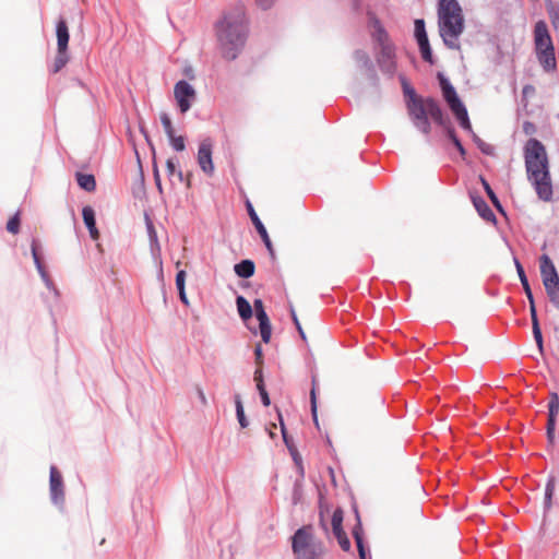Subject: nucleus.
Here are the masks:
<instances>
[{"instance_id":"f257e3e1","label":"nucleus","mask_w":559,"mask_h":559,"mask_svg":"<svg viewBox=\"0 0 559 559\" xmlns=\"http://www.w3.org/2000/svg\"><path fill=\"white\" fill-rule=\"evenodd\" d=\"M525 167L527 178L543 201H550L552 187L548 171V158L543 143L536 139H530L524 146Z\"/></svg>"},{"instance_id":"f03ea898","label":"nucleus","mask_w":559,"mask_h":559,"mask_svg":"<svg viewBox=\"0 0 559 559\" xmlns=\"http://www.w3.org/2000/svg\"><path fill=\"white\" fill-rule=\"evenodd\" d=\"M217 39L223 57L227 60L237 58L246 38V14L239 5L228 11L216 26Z\"/></svg>"},{"instance_id":"7ed1b4c3","label":"nucleus","mask_w":559,"mask_h":559,"mask_svg":"<svg viewBox=\"0 0 559 559\" xmlns=\"http://www.w3.org/2000/svg\"><path fill=\"white\" fill-rule=\"evenodd\" d=\"M438 24L444 44L450 48H457L456 40L463 33L464 17L456 0H439Z\"/></svg>"},{"instance_id":"20e7f679","label":"nucleus","mask_w":559,"mask_h":559,"mask_svg":"<svg viewBox=\"0 0 559 559\" xmlns=\"http://www.w3.org/2000/svg\"><path fill=\"white\" fill-rule=\"evenodd\" d=\"M407 111L414 126L425 134H429L431 126L429 117L438 123H442V110L433 98L418 97L411 91L407 100Z\"/></svg>"},{"instance_id":"39448f33","label":"nucleus","mask_w":559,"mask_h":559,"mask_svg":"<svg viewBox=\"0 0 559 559\" xmlns=\"http://www.w3.org/2000/svg\"><path fill=\"white\" fill-rule=\"evenodd\" d=\"M292 548L296 559H321L324 555L323 544L314 538L311 525L296 531Z\"/></svg>"},{"instance_id":"423d86ee","label":"nucleus","mask_w":559,"mask_h":559,"mask_svg":"<svg viewBox=\"0 0 559 559\" xmlns=\"http://www.w3.org/2000/svg\"><path fill=\"white\" fill-rule=\"evenodd\" d=\"M370 23L373 28L372 37L380 49L377 55V62L383 72L393 75L396 70L394 46L378 19L371 17Z\"/></svg>"},{"instance_id":"0eeeda50","label":"nucleus","mask_w":559,"mask_h":559,"mask_svg":"<svg viewBox=\"0 0 559 559\" xmlns=\"http://www.w3.org/2000/svg\"><path fill=\"white\" fill-rule=\"evenodd\" d=\"M534 43L539 63L545 71H554L557 67L555 48L545 21H538L534 27Z\"/></svg>"},{"instance_id":"6e6552de","label":"nucleus","mask_w":559,"mask_h":559,"mask_svg":"<svg viewBox=\"0 0 559 559\" xmlns=\"http://www.w3.org/2000/svg\"><path fill=\"white\" fill-rule=\"evenodd\" d=\"M439 80H440V86L442 90L443 97H444L445 102L448 103L450 109L456 117L460 126L464 130L472 132V124L468 119L467 110H466L465 106L462 104L461 99L459 98L454 87L441 74H439Z\"/></svg>"},{"instance_id":"1a4fd4ad","label":"nucleus","mask_w":559,"mask_h":559,"mask_svg":"<svg viewBox=\"0 0 559 559\" xmlns=\"http://www.w3.org/2000/svg\"><path fill=\"white\" fill-rule=\"evenodd\" d=\"M515 264H516V271H518L521 284L523 286V289H524L525 295L530 302V314H531V320H532V330H533L534 340L536 342L539 353L543 354L544 342H543L542 330L539 326V321L537 318V311H536L534 296H533V293H532V289H531L530 283L527 281V277L525 275L523 266L518 261L515 262Z\"/></svg>"},{"instance_id":"9d476101","label":"nucleus","mask_w":559,"mask_h":559,"mask_svg":"<svg viewBox=\"0 0 559 559\" xmlns=\"http://www.w3.org/2000/svg\"><path fill=\"white\" fill-rule=\"evenodd\" d=\"M174 96L182 114L187 112L197 98V92L187 81H179L175 84Z\"/></svg>"},{"instance_id":"9b49d317","label":"nucleus","mask_w":559,"mask_h":559,"mask_svg":"<svg viewBox=\"0 0 559 559\" xmlns=\"http://www.w3.org/2000/svg\"><path fill=\"white\" fill-rule=\"evenodd\" d=\"M415 37L417 39L423 59L429 63H432V53L425 28V21L421 19L415 20Z\"/></svg>"},{"instance_id":"f8f14e48","label":"nucleus","mask_w":559,"mask_h":559,"mask_svg":"<svg viewBox=\"0 0 559 559\" xmlns=\"http://www.w3.org/2000/svg\"><path fill=\"white\" fill-rule=\"evenodd\" d=\"M212 141L210 139H205L200 143L198 151V163L201 169L206 174L212 176L214 173V164L212 160Z\"/></svg>"},{"instance_id":"ddd939ff","label":"nucleus","mask_w":559,"mask_h":559,"mask_svg":"<svg viewBox=\"0 0 559 559\" xmlns=\"http://www.w3.org/2000/svg\"><path fill=\"white\" fill-rule=\"evenodd\" d=\"M49 486L52 501L57 504L62 503L64 501L63 480L56 466L50 467Z\"/></svg>"},{"instance_id":"4468645a","label":"nucleus","mask_w":559,"mask_h":559,"mask_svg":"<svg viewBox=\"0 0 559 559\" xmlns=\"http://www.w3.org/2000/svg\"><path fill=\"white\" fill-rule=\"evenodd\" d=\"M247 210H248V214L257 229V231L259 233V235L261 236L269 253L274 257V248H273V245L271 242V239L269 237V234L264 227V225L262 224V222L260 221L258 214L255 213L252 204L248 201L247 202Z\"/></svg>"},{"instance_id":"2eb2a0df","label":"nucleus","mask_w":559,"mask_h":559,"mask_svg":"<svg viewBox=\"0 0 559 559\" xmlns=\"http://www.w3.org/2000/svg\"><path fill=\"white\" fill-rule=\"evenodd\" d=\"M540 274L544 284H546V282L548 283L549 278H551V281L559 278L554 263L546 254L540 258Z\"/></svg>"},{"instance_id":"dca6fc26","label":"nucleus","mask_w":559,"mask_h":559,"mask_svg":"<svg viewBox=\"0 0 559 559\" xmlns=\"http://www.w3.org/2000/svg\"><path fill=\"white\" fill-rule=\"evenodd\" d=\"M83 221L86 225L92 239L97 240L99 237L98 229L95 222V212L91 206H84L82 210Z\"/></svg>"},{"instance_id":"f3484780","label":"nucleus","mask_w":559,"mask_h":559,"mask_svg":"<svg viewBox=\"0 0 559 559\" xmlns=\"http://www.w3.org/2000/svg\"><path fill=\"white\" fill-rule=\"evenodd\" d=\"M69 44V29L67 22L64 20H60L57 24V46L58 50H68Z\"/></svg>"},{"instance_id":"a211bd4d","label":"nucleus","mask_w":559,"mask_h":559,"mask_svg":"<svg viewBox=\"0 0 559 559\" xmlns=\"http://www.w3.org/2000/svg\"><path fill=\"white\" fill-rule=\"evenodd\" d=\"M235 273L242 278H249L254 274V263L251 260H242L234 267Z\"/></svg>"},{"instance_id":"6ab92c4d","label":"nucleus","mask_w":559,"mask_h":559,"mask_svg":"<svg viewBox=\"0 0 559 559\" xmlns=\"http://www.w3.org/2000/svg\"><path fill=\"white\" fill-rule=\"evenodd\" d=\"M547 295L552 302V305L559 309V278L551 281L548 280V283L544 284Z\"/></svg>"},{"instance_id":"aec40b11","label":"nucleus","mask_w":559,"mask_h":559,"mask_svg":"<svg viewBox=\"0 0 559 559\" xmlns=\"http://www.w3.org/2000/svg\"><path fill=\"white\" fill-rule=\"evenodd\" d=\"M474 205H475L477 212L479 213V215L484 219H486L488 222H492L496 219L493 212L491 211V209L488 206V204L481 198L474 199Z\"/></svg>"},{"instance_id":"412c9836","label":"nucleus","mask_w":559,"mask_h":559,"mask_svg":"<svg viewBox=\"0 0 559 559\" xmlns=\"http://www.w3.org/2000/svg\"><path fill=\"white\" fill-rule=\"evenodd\" d=\"M76 181H78V185L85 191L92 192L96 188V181H95V177L93 175L78 173Z\"/></svg>"},{"instance_id":"4be33fe9","label":"nucleus","mask_w":559,"mask_h":559,"mask_svg":"<svg viewBox=\"0 0 559 559\" xmlns=\"http://www.w3.org/2000/svg\"><path fill=\"white\" fill-rule=\"evenodd\" d=\"M236 304L241 319L248 320L252 317V307L245 297L238 296Z\"/></svg>"},{"instance_id":"5701e85b","label":"nucleus","mask_w":559,"mask_h":559,"mask_svg":"<svg viewBox=\"0 0 559 559\" xmlns=\"http://www.w3.org/2000/svg\"><path fill=\"white\" fill-rule=\"evenodd\" d=\"M331 524H332V531H333L334 536L345 533L343 530V526H342V524H343L342 509L338 508V509L334 510Z\"/></svg>"},{"instance_id":"b1692460","label":"nucleus","mask_w":559,"mask_h":559,"mask_svg":"<svg viewBox=\"0 0 559 559\" xmlns=\"http://www.w3.org/2000/svg\"><path fill=\"white\" fill-rule=\"evenodd\" d=\"M69 60V57H68V53H67V50H58L57 52V56L53 60V64H52V73H57L59 72L68 62Z\"/></svg>"},{"instance_id":"393cba45","label":"nucleus","mask_w":559,"mask_h":559,"mask_svg":"<svg viewBox=\"0 0 559 559\" xmlns=\"http://www.w3.org/2000/svg\"><path fill=\"white\" fill-rule=\"evenodd\" d=\"M549 414L548 419H552V421H556V416L559 413V396L557 393H552L550 396V401L548 404Z\"/></svg>"},{"instance_id":"a878e982","label":"nucleus","mask_w":559,"mask_h":559,"mask_svg":"<svg viewBox=\"0 0 559 559\" xmlns=\"http://www.w3.org/2000/svg\"><path fill=\"white\" fill-rule=\"evenodd\" d=\"M556 480L555 477H550L546 484L545 490V508L549 509L551 507L552 495L555 491Z\"/></svg>"},{"instance_id":"bb28decb","label":"nucleus","mask_w":559,"mask_h":559,"mask_svg":"<svg viewBox=\"0 0 559 559\" xmlns=\"http://www.w3.org/2000/svg\"><path fill=\"white\" fill-rule=\"evenodd\" d=\"M235 404H236V414H237L239 425L241 426V428H246L248 426V420L246 418L242 402H241L239 395L236 396Z\"/></svg>"},{"instance_id":"cd10ccee","label":"nucleus","mask_w":559,"mask_h":559,"mask_svg":"<svg viewBox=\"0 0 559 559\" xmlns=\"http://www.w3.org/2000/svg\"><path fill=\"white\" fill-rule=\"evenodd\" d=\"M167 174L169 177H177L178 181L181 182L183 179L182 171L177 168L176 162L173 158H168L166 162Z\"/></svg>"},{"instance_id":"c85d7f7f","label":"nucleus","mask_w":559,"mask_h":559,"mask_svg":"<svg viewBox=\"0 0 559 559\" xmlns=\"http://www.w3.org/2000/svg\"><path fill=\"white\" fill-rule=\"evenodd\" d=\"M316 392H317V380H316V378H312V388L310 391L311 413H312L313 421L318 426Z\"/></svg>"},{"instance_id":"c756f323","label":"nucleus","mask_w":559,"mask_h":559,"mask_svg":"<svg viewBox=\"0 0 559 559\" xmlns=\"http://www.w3.org/2000/svg\"><path fill=\"white\" fill-rule=\"evenodd\" d=\"M261 338L264 343H269L272 335V326L270 320L259 323Z\"/></svg>"},{"instance_id":"7c9ffc66","label":"nucleus","mask_w":559,"mask_h":559,"mask_svg":"<svg viewBox=\"0 0 559 559\" xmlns=\"http://www.w3.org/2000/svg\"><path fill=\"white\" fill-rule=\"evenodd\" d=\"M481 180V183H483V187L488 195V198L491 200V202L493 203V205L498 209V210H501V205H500V202L496 195V193L493 192V190L491 189L490 185L481 177L480 178Z\"/></svg>"},{"instance_id":"2f4dec72","label":"nucleus","mask_w":559,"mask_h":559,"mask_svg":"<svg viewBox=\"0 0 559 559\" xmlns=\"http://www.w3.org/2000/svg\"><path fill=\"white\" fill-rule=\"evenodd\" d=\"M160 122L163 124L164 131L168 138H171L175 133V129L173 127V122L167 114L160 115Z\"/></svg>"},{"instance_id":"473e14b6","label":"nucleus","mask_w":559,"mask_h":559,"mask_svg":"<svg viewBox=\"0 0 559 559\" xmlns=\"http://www.w3.org/2000/svg\"><path fill=\"white\" fill-rule=\"evenodd\" d=\"M20 215L16 213L7 223V230L13 235H16L20 231Z\"/></svg>"},{"instance_id":"72a5a7b5","label":"nucleus","mask_w":559,"mask_h":559,"mask_svg":"<svg viewBox=\"0 0 559 559\" xmlns=\"http://www.w3.org/2000/svg\"><path fill=\"white\" fill-rule=\"evenodd\" d=\"M169 141H170V144L171 146L178 151V152H182L185 148H186V144H185V138L182 135H176L175 133L173 134L171 138H168Z\"/></svg>"},{"instance_id":"f704fd0d","label":"nucleus","mask_w":559,"mask_h":559,"mask_svg":"<svg viewBox=\"0 0 559 559\" xmlns=\"http://www.w3.org/2000/svg\"><path fill=\"white\" fill-rule=\"evenodd\" d=\"M290 455H292L294 463L296 464V466L298 468L299 474L304 475L302 459H301V455L298 452V450L296 448H290Z\"/></svg>"},{"instance_id":"c9c22d12","label":"nucleus","mask_w":559,"mask_h":559,"mask_svg":"<svg viewBox=\"0 0 559 559\" xmlns=\"http://www.w3.org/2000/svg\"><path fill=\"white\" fill-rule=\"evenodd\" d=\"M448 135H449L450 140L452 141V143L455 145V147L459 150L460 154L462 156H465V154H466L465 148L463 147L460 139L456 136L453 129L448 130Z\"/></svg>"},{"instance_id":"e433bc0d","label":"nucleus","mask_w":559,"mask_h":559,"mask_svg":"<svg viewBox=\"0 0 559 559\" xmlns=\"http://www.w3.org/2000/svg\"><path fill=\"white\" fill-rule=\"evenodd\" d=\"M335 538L344 551H348L350 549V540L348 539L346 533L338 534L335 536Z\"/></svg>"},{"instance_id":"4c0bfd02","label":"nucleus","mask_w":559,"mask_h":559,"mask_svg":"<svg viewBox=\"0 0 559 559\" xmlns=\"http://www.w3.org/2000/svg\"><path fill=\"white\" fill-rule=\"evenodd\" d=\"M290 316H292V319H293V321H294V323H295V325H296V328H297L301 338L304 341H306V335H305L304 330H302V328L300 325V322H299V320L297 318L296 311H295V309L293 307L290 308Z\"/></svg>"},{"instance_id":"58836bf2","label":"nucleus","mask_w":559,"mask_h":559,"mask_svg":"<svg viewBox=\"0 0 559 559\" xmlns=\"http://www.w3.org/2000/svg\"><path fill=\"white\" fill-rule=\"evenodd\" d=\"M186 281V272L183 270L179 271L176 275V286L178 290H182L185 288Z\"/></svg>"},{"instance_id":"ea45409f","label":"nucleus","mask_w":559,"mask_h":559,"mask_svg":"<svg viewBox=\"0 0 559 559\" xmlns=\"http://www.w3.org/2000/svg\"><path fill=\"white\" fill-rule=\"evenodd\" d=\"M555 426H556V421H552V419H548V423H547V438H548L550 443H552L554 439H555Z\"/></svg>"},{"instance_id":"a19ab883","label":"nucleus","mask_w":559,"mask_h":559,"mask_svg":"<svg viewBox=\"0 0 559 559\" xmlns=\"http://www.w3.org/2000/svg\"><path fill=\"white\" fill-rule=\"evenodd\" d=\"M280 423H281V428H282V435H283L284 442H285L286 447L288 448V450L290 451V448H295V445L289 441V439L287 437V432H286L285 426H284V423H283L281 417H280Z\"/></svg>"},{"instance_id":"79ce46f5","label":"nucleus","mask_w":559,"mask_h":559,"mask_svg":"<svg viewBox=\"0 0 559 559\" xmlns=\"http://www.w3.org/2000/svg\"><path fill=\"white\" fill-rule=\"evenodd\" d=\"M280 423H281V428H282V435H283L284 442H285L286 447L288 448V450L290 451V448H295V445L289 441V439L287 437V432H286L285 426H284V423H283L281 417H280Z\"/></svg>"},{"instance_id":"37998d69","label":"nucleus","mask_w":559,"mask_h":559,"mask_svg":"<svg viewBox=\"0 0 559 559\" xmlns=\"http://www.w3.org/2000/svg\"><path fill=\"white\" fill-rule=\"evenodd\" d=\"M280 423H281V428H282V435H283L284 442H285L286 447L288 448V450L290 451V448H295V445L289 441V439L287 437V432H286L285 426H284V423H283L281 417H280Z\"/></svg>"},{"instance_id":"c03bdc74","label":"nucleus","mask_w":559,"mask_h":559,"mask_svg":"<svg viewBox=\"0 0 559 559\" xmlns=\"http://www.w3.org/2000/svg\"><path fill=\"white\" fill-rule=\"evenodd\" d=\"M476 142H477L478 147L481 150V152H484L485 154H488V155L492 153V147L489 144L483 142L479 139H477Z\"/></svg>"},{"instance_id":"a18cd8bd","label":"nucleus","mask_w":559,"mask_h":559,"mask_svg":"<svg viewBox=\"0 0 559 559\" xmlns=\"http://www.w3.org/2000/svg\"><path fill=\"white\" fill-rule=\"evenodd\" d=\"M32 254H33L34 261L37 264L38 269H40V262H39V258H38V253H37V243L35 240L32 242Z\"/></svg>"},{"instance_id":"49530a36","label":"nucleus","mask_w":559,"mask_h":559,"mask_svg":"<svg viewBox=\"0 0 559 559\" xmlns=\"http://www.w3.org/2000/svg\"><path fill=\"white\" fill-rule=\"evenodd\" d=\"M262 9H269L273 4L274 0H255Z\"/></svg>"},{"instance_id":"de8ad7c7","label":"nucleus","mask_w":559,"mask_h":559,"mask_svg":"<svg viewBox=\"0 0 559 559\" xmlns=\"http://www.w3.org/2000/svg\"><path fill=\"white\" fill-rule=\"evenodd\" d=\"M254 311H265L263 301L261 299H255L253 302Z\"/></svg>"},{"instance_id":"09e8293b","label":"nucleus","mask_w":559,"mask_h":559,"mask_svg":"<svg viewBox=\"0 0 559 559\" xmlns=\"http://www.w3.org/2000/svg\"><path fill=\"white\" fill-rule=\"evenodd\" d=\"M254 355H255L257 364L258 365L262 364V348L260 345H258L255 347Z\"/></svg>"},{"instance_id":"8fccbe9b","label":"nucleus","mask_w":559,"mask_h":559,"mask_svg":"<svg viewBox=\"0 0 559 559\" xmlns=\"http://www.w3.org/2000/svg\"><path fill=\"white\" fill-rule=\"evenodd\" d=\"M255 317H257L259 323L270 320L265 311L255 312Z\"/></svg>"},{"instance_id":"3c124183","label":"nucleus","mask_w":559,"mask_h":559,"mask_svg":"<svg viewBox=\"0 0 559 559\" xmlns=\"http://www.w3.org/2000/svg\"><path fill=\"white\" fill-rule=\"evenodd\" d=\"M353 535H354V538H355V542H356V545H357V546H358V543L364 544L362 535H361V533L358 531V528H355V530H354Z\"/></svg>"},{"instance_id":"603ef678","label":"nucleus","mask_w":559,"mask_h":559,"mask_svg":"<svg viewBox=\"0 0 559 559\" xmlns=\"http://www.w3.org/2000/svg\"><path fill=\"white\" fill-rule=\"evenodd\" d=\"M358 56L360 57V60L364 62V64L368 66V67H371V61H370V58L367 53L365 52H358Z\"/></svg>"},{"instance_id":"864d4df0","label":"nucleus","mask_w":559,"mask_h":559,"mask_svg":"<svg viewBox=\"0 0 559 559\" xmlns=\"http://www.w3.org/2000/svg\"><path fill=\"white\" fill-rule=\"evenodd\" d=\"M154 179L159 191H162L160 176L156 168H154Z\"/></svg>"},{"instance_id":"5fc2aeb1","label":"nucleus","mask_w":559,"mask_h":559,"mask_svg":"<svg viewBox=\"0 0 559 559\" xmlns=\"http://www.w3.org/2000/svg\"><path fill=\"white\" fill-rule=\"evenodd\" d=\"M260 396H261L263 405L264 406H269L271 402H270V397H269L267 392L263 391L262 393H260Z\"/></svg>"},{"instance_id":"6e6d98bb","label":"nucleus","mask_w":559,"mask_h":559,"mask_svg":"<svg viewBox=\"0 0 559 559\" xmlns=\"http://www.w3.org/2000/svg\"><path fill=\"white\" fill-rule=\"evenodd\" d=\"M198 395L200 397V401L203 405H206L207 404V400H206V396L203 392V390L201 388H198Z\"/></svg>"},{"instance_id":"4d7b16f0","label":"nucleus","mask_w":559,"mask_h":559,"mask_svg":"<svg viewBox=\"0 0 559 559\" xmlns=\"http://www.w3.org/2000/svg\"><path fill=\"white\" fill-rule=\"evenodd\" d=\"M358 552H359L360 559H367V554H366L364 544L358 543Z\"/></svg>"},{"instance_id":"13d9d810","label":"nucleus","mask_w":559,"mask_h":559,"mask_svg":"<svg viewBox=\"0 0 559 559\" xmlns=\"http://www.w3.org/2000/svg\"><path fill=\"white\" fill-rule=\"evenodd\" d=\"M179 292V296H180V299L183 304L188 305V299H187V296H186V292H185V288H182V290H178Z\"/></svg>"},{"instance_id":"bf43d9fd","label":"nucleus","mask_w":559,"mask_h":559,"mask_svg":"<svg viewBox=\"0 0 559 559\" xmlns=\"http://www.w3.org/2000/svg\"><path fill=\"white\" fill-rule=\"evenodd\" d=\"M254 381H255L257 383H259L260 381H263V379H262V372H261V370H259V369L254 372Z\"/></svg>"},{"instance_id":"052dcab7","label":"nucleus","mask_w":559,"mask_h":559,"mask_svg":"<svg viewBox=\"0 0 559 559\" xmlns=\"http://www.w3.org/2000/svg\"><path fill=\"white\" fill-rule=\"evenodd\" d=\"M257 388L259 390V393H262L263 391H266L265 388H264L263 381H260L259 383H257Z\"/></svg>"},{"instance_id":"680f3d73","label":"nucleus","mask_w":559,"mask_h":559,"mask_svg":"<svg viewBox=\"0 0 559 559\" xmlns=\"http://www.w3.org/2000/svg\"><path fill=\"white\" fill-rule=\"evenodd\" d=\"M269 435H270L271 438H274V436H275L272 430L269 431Z\"/></svg>"},{"instance_id":"e2e57ef3","label":"nucleus","mask_w":559,"mask_h":559,"mask_svg":"<svg viewBox=\"0 0 559 559\" xmlns=\"http://www.w3.org/2000/svg\"><path fill=\"white\" fill-rule=\"evenodd\" d=\"M321 523H323V521H322V520H321ZM322 526H323V530H325V531L328 530V528H326V526H325L324 524H322Z\"/></svg>"}]
</instances>
